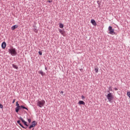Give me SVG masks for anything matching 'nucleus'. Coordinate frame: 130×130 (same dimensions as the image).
<instances>
[{
    "label": "nucleus",
    "mask_w": 130,
    "mask_h": 130,
    "mask_svg": "<svg viewBox=\"0 0 130 130\" xmlns=\"http://www.w3.org/2000/svg\"><path fill=\"white\" fill-rule=\"evenodd\" d=\"M19 119L17 121V123L18 124L20 125L22 128H24V129H26L27 127H29V124H28V122L27 121H25L22 117H19Z\"/></svg>",
    "instance_id": "nucleus-1"
},
{
    "label": "nucleus",
    "mask_w": 130,
    "mask_h": 130,
    "mask_svg": "<svg viewBox=\"0 0 130 130\" xmlns=\"http://www.w3.org/2000/svg\"><path fill=\"white\" fill-rule=\"evenodd\" d=\"M8 52L9 53L11 54V55H12L13 56H15L17 55V54H18L17 53V50H16V48L13 47L8 49Z\"/></svg>",
    "instance_id": "nucleus-2"
},
{
    "label": "nucleus",
    "mask_w": 130,
    "mask_h": 130,
    "mask_svg": "<svg viewBox=\"0 0 130 130\" xmlns=\"http://www.w3.org/2000/svg\"><path fill=\"white\" fill-rule=\"evenodd\" d=\"M107 98L108 100H109L110 103H112V102H113V99H114V96H113L112 93H109L107 95Z\"/></svg>",
    "instance_id": "nucleus-3"
},
{
    "label": "nucleus",
    "mask_w": 130,
    "mask_h": 130,
    "mask_svg": "<svg viewBox=\"0 0 130 130\" xmlns=\"http://www.w3.org/2000/svg\"><path fill=\"white\" fill-rule=\"evenodd\" d=\"M109 34L111 35H115L116 33L114 32V28H112V26H109L108 27Z\"/></svg>",
    "instance_id": "nucleus-4"
},
{
    "label": "nucleus",
    "mask_w": 130,
    "mask_h": 130,
    "mask_svg": "<svg viewBox=\"0 0 130 130\" xmlns=\"http://www.w3.org/2000/svg\"><path fill=\"white\" fill-rule=\"evenodd\" d=\"M37 106H39V107H40L41 108L43 107L44 106V104H45V101L42 100L41 101H38L37 103Z\"/></svg>",
    "instance_id": "nucleus-5"
},
{
    "label": "nucleus",
    "mask_w": 130,
    "mask_h": 130,
    "mask_svg": "<svg viewBox=\"0 0 130 130\" xmlns=\"http://www.w3.org/2000/svg\"><path fill=\"white\" fill-rule=\"evenodd\" d=\"M37 124V121H36V120L33 121L32 122H31L30 125L29 126L28 129H31L32 127H35Z\"/></svg>",
    "instance_id": "nucleus-6"
},
{
    "label": "nucleus",
    "mask_w": 130,
    "mask_h": 130,
    "mask_svg": "<svg viewBox=\"0 0 130 130\" xmlns=\"http://www.w3.org/2000/svg\"><path fill=\"white\" fill-rule=\"evenodd\" d=\"M1 47L2 48H3V49H5V48H6V47H7V43H6V42H3L1 45Z\"/></svg>",
    "instance_id": "nucleus-7"
},
{
    "label": "nucleus",
    "mask_w": 130,
    "mask_h": 130,
    "mask_svg": "<svg viewBox=\"0 0 130 130\" xmlns=\"http://www.w3.org/2000/svg\"><path fill=\"white\" fill-rule=\"evenodd\" d=\"M22 106H20L18 108H15V112H16V113H18V112H19V111L20 110H22Z\"/></svg>",
    "instance_id": "nucleus-8"
},
{
    "label": "nucleus",
    "mask_w": 130,
    "mask_h": 130,
    "mask_svg": "<svg viewBox=\"0 0 130 130\" xmlns=\"http://www.w3.org/2000/svg\"><path fill=\"white\" fill-rule=\"evenodd\" d=\"M90 22L93 26H96L97 25V23H96V21L94 19H91Z\"/></svg>",
    "instance_id": "nucleus-9"
},
{
    "label": "nucleus",
    "mask_w": 130,
    "mask_h": 130,
    "mask_svg": "<svg viewBox=\"0 0 130 130\" xmlns=\"http://www.w3.org/2000/svg\"><path fill=\"white\" fill-rule=\"evenodd\" d=\"M78 104H79V105H85V102L83 101H79Z\"/></svg>",
    "instance_id": "nucleus-10"
},
{
    "label": "nucleus",
    "mask_w": 130,
    "mask_h": 130,
    "mask_svg": "<svg viewBox=\"0 0 130 130\" xmlns=\"http://www.w3.org/2000/svg\"><path fill=\"white\" fill-rule=\"evenodd\" d=\"M17 27H18V25L15 24L11 27V29L15 30V29H17Z\"/></svg>",
    "instance_id": "nucleus-11"
},
{
    "label": "nucleus",
    "mask_w": 130,
    "mask_h": 130,
    "mask_svg": "<svg viewBox=\"0 0 130 130\" xmlns=\"http://www.w3.org/2000/svg\"><path fill=\"white\" fill-rule=\"evenodd\" d=\"M38 73L40 74V75H41V76H44V75H45V73H44L42 70L39 71Z\"/></svg>",
    "instance_id": "nucleus-12"
},
{
    "label": "nucleus",
    "mask_w": 130,
    "mask_h": 130,
    "mask_svg": "<svg viewBox=\"0 0 130 130\" xmlns=\"http://www.w3.org/2000/svg\"><path fill=\"white\" fill-rule=\"evenodd\" d=\"M12 67L14 68V69H16V70H18L19 69V67H18V66L15 64H12Z\"/></svg>",
    "instance_id": "nucleus-13"
},
{
    "label": "nucleus",
    "mask_w": 130,
    "mask_h": 130,
    "mask_svg": "<svg viewBox=\"0 0 130 130\" xmlns=\"http://www.w3.org/2000/svg\"><path fill=\"white\" fill-rule=\"evenodd\" d=\"M21 108H22V109H25L26 110H27V111H28L29 110H28V108H27L26 107H25L24 105H21Z\"/></svg>",
    "instance_id": "nucleus-14"
},
{
    "label": "nucleus",
    "mask_w": 130,
    "mask_h": 130,
    "mask_svg": "<svg viewBox=\"0 0 130 130\" xmlns=\"http://www.w3.org/2000/svg\"><path fill=\"white\" fill-rule=\"evenodd\" d=\"M59 28H63V24L61 23H59Z\"/></svg>",
    "instance_id": "nucleus-15"
},
{
    "label": "nucleus",
    "mask_w": 130,
    "mask_h": 130,
    "mask_svg": "<svg viewBox=\"0 0 130 130\" xmlns=\"http://www.w3.org/2000/svg\"><path fill=\"white\" fill-rule=\"evenodd\" d=\"M97 4H98L99 8H100V6H101V2H100V1H98Z\"/></svg>",
    "instance_id": "nucleus-16"
},
{
    "label": "nucleus",
    "mask_w": 130,
    "mask_h": 130,
    "mask_svg": "<svg viewBox=\"0 0 130 130\" xmlns=\"http://www.w3.org/2000/svg\"><path fill=\"white\" fill-rule=\"evenodd\" d=\"M34 31L35 33H38V30H37V28H34Z\"/></svg>",
    "instance_id": "nucleus-17"
},
{
    "label": "nucleus",
    "mask_w": 130,
    "mask_h": 130,
    "mask_svg": "<svg viewBox=\"0 0 130 130\" xmlns=\"http://www.w3.org/2000/svg\"><path fill=\"white\" fill-rule=\"evenodd\" d=\"M59 32L61 34H62V35H63V33H64L63 30H61V29H59Z\"/></svg>",
    "instance_id": "nucleus-18"
},
{
    "label": "nucleus",
    "mask_w": 130,
    "mask_h": 130,
    "mask_svg": "<svg viewBox=\"0 0 130 130\" xmlns=\"http://www.w3.org/2000/svg\"><path fill=\"white\" fill-rule=\"evenodd\" d=\"M99 70V69H98V67H96V68H95L94 69V70H95L96 73H98Z\"/></svg>",
    "instance_id": "nucleus-19"
},
{
    "label": "nucleus",
    "mask_w": 130,
    "mask_h": 130,
    "mask_svg": "<svg viewBox=\"0 0 130 130\" xmlns=\"http://www.w3.org/2000/svg\"><path fill=\"white\" fill-rule=\"evenodd\" d=\"M16 106H17L16 108H17V109L19 108V107H20V105L19 104V103H18V102H16Z\"/></svg>",
    "instance_id": "nucleus-20"
},
{
    "label": "nucleus",
    "mask_w": 130,
    "mask_h": 130,
    "mask_svg": "<svg viewBox=\"0 0 130 130\" xmlns=\"http://www.w3.org/2000/svg\"><path fill=\"white\" fill-rule=\"evenodd\" d=\"M27 121L28 122V123H31V119L27 118Z\"/></svg>",
    "instance_id": "nucleus-21"
},
{
    "label": "nucleus",
    "mask_w": 130,
    "mask_h": 130,
    "mask_svg": "<svg viewBox=\"0 0 130 130\" xmlns=\"http://www.w3.org/2000/svg\"><path fill=\"white\" fill-rule=\"evenodd\" d=\"M39 55H42V52H41V51H39Z\"/></svg>",
    "instance_id": "nucleus-22"
},
{
    "label": "nucleus",
    "mask_w": 130,
    "mask_h": 130,
    "mask_svg": "<svg viewBox=\"0 0 130 130\" xmlns=\"http://www.w3.org/2000/svg\"><path fill=\"white\" fill-rule=\"evenodd\" d=\"M0 108H1L2 109H3V108H4V106H3V105H2V104H0Z\"/></svg>",
    "instance_id": "nucleus-23"
},
{
    "label": "nucleus",
    "mask_w": 130,
    "mask_h": 130,
    "mask_svg": "<svg viewBox=\"0 0 130 130\" xmlns=\"http://www.w3.org/2000/svg\"><path fill=\"white\" fill-rule=\"evenodd\" d=\"M109 91H112V87L110 86L109 88Z\"/></svg>",
    "instance_id": "nucleus-24"
},
{
    "label": "nucleus",
    "mask_w": 130,
    "mask_h": 130,
    "mask_svg": "<svg viewBox=\"0 0 130 130\" xmlns=\"http://www.w3.org/2000/svg\"><path fill=\"white\" fill-rule=\"evenodd\" d=\"M82 99H85V96L84 95L81 96Z\"/></svg>",
    "instance_id": "nucleus-25"
},
{
    "label": "nucleus",
    "mask_w": 130,
    "mask_h": 130,
    "mask_svg": "<svg viewBox=\"0 0 130 130\" xmlns=\"http://www.w3.org/2000/svg\"><path fill=\"white\" fill-rule=\"evenodd\" d=\"M48 3H52V0H48Z\"/></svg>",
    "instance_id": "nucleus-26"
},
{
    "label": "nucleus",
    "mask_w": 130,
    "mask_h": 130,
    "mask_svg": "<svg viewBox=\"0 0 130 130\" xmlns=\"http://www.w3.org/2000/svg\"><path fill=\"white\" fill-rule=\"evenodd\" d=\"M15 101H16V99H14L13 102H12V103L14 104L15 103Z\"/></svg>",
    "instance_id": "nucleus-27"
},
{
    "label": "nucleus",
    "mask_w": 130,
    "mask_h": 130,
    "mask_svg": "<svg viewBox=\"0 0 130 130\" xmlns=\"http://www.w3.org/2000/svg\"><path fill=\"white\" fill-rule=\"evenodd\" d=\"M114 90H115V91H117V90H118V88L115 87L114 88Z\"/></svg>",
    "instance_id": "nucleus-28"
},
{
    "label": "nucleus",
    "mask_w": 130,
    "mask_h": 130,
    "mask_svg": "<svg viewBox=\"0 0 130 130\" xmlns=\"http://www.w3.org/2000/svg\"><path fill=\"white\" fill-rule=\"evenodd\" d=\"M60 93H61V94H63V91H61Z\"/></svg>",
    "instance_id": "nucleus-29"
},
{
    "label": "nucleus",
    "mask_w": 130,
    "mask_h": 130,
    "mask_svg": "<svg viewBox=\"0 0 130 130\" xmlns=\"http://www.w3.org/2000/svg\"><path fill=\"white\" fill-rule=\"evenodd\" d=\"M80 72H83V69H80Z\"/></svg>",
    "instance_id": "nucleus-30"
},
{
    "label": "nucleus",
    "mask_w": 130,
    "mask_h": 130,
    "mask_svg": "<svg viewBox=\"0 0 130 130\" xmlns=\"http://www.w3.org/2000/svg\"><path fill=\"white\" fill-rule=\"evenodd\" d=\"M45 69L46 70V71H47V67H45Z\"/></svg>",
    "instance_id": "nucleus-31"
},
{
    "label": "nucleus",
    "mask_w": 130,
    "mask_h": 130,
    "mask_svg": "<svg viewBox=\"0 0 130 130\" xmlns=\"http://www.w3.org/2000/svg\"><path fill=\"white\" fill-rule=\"evenodd\" d=\"M107 92H108V93H111L109 90H108Z\"/></svg>",
    "instance_id": "nucleus-32"
},
{
    "label": "nucleus",
    "mask_w": 130,
    "mask_h": 130,
    "mask_svg": "<svg viewBox=\"0 0 130 130\" xmlns=\"http://www.w3.org/2000/svg\"><path fill=\"white\" fill-rule=\"evenodd\" d=\"M32 130H34V128H33Z\"/></svg>",
    "instance_id": "nucleus-33"
},
{
    "label": "nucleus",
    "mask_w": 130,
    "mask_h": 130,
    "mask_svg": "<svg viewBox=\"0 0 130 130\" xmlns=\"http://www.w3.org/2000/svg\"><path fill=\"white\" fill-rule=\"evenodd\" d=\"M34 27H36V26H34Z\"/></svg>",
    "instance_id": "nucleus-34"
}]
</instances>
